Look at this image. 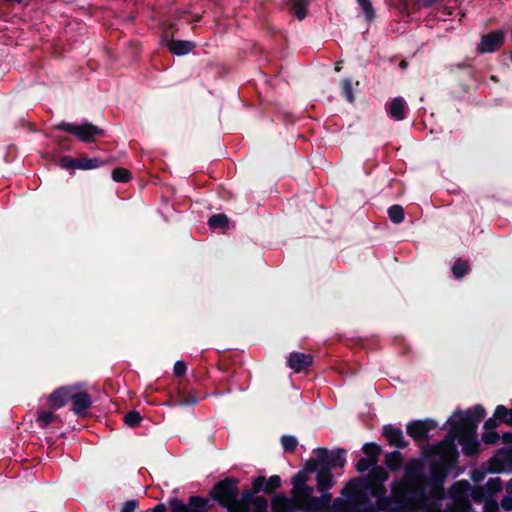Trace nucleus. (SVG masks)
I'll list each match as a JSON object with an SVG mask.
<instances>
[{"label": "nucleus", "instance_id": "nucleus-20", "mask_svg": "<svg viewBox=\"0 0 512 512\" xmlns=\"http://www.w3.org/2000/svg\"><path fill=\"white\" fill-rule=\"evenodd\" d=\"M363 451L367 455V458L370 459L373 463L377 462L378 456L380 454L379 446L375 444H366L363 447Z\"/></svg>", "mask_w": 512, "mask_h": 512}, {"label": "nucleus", "instance_id": "nucleus-36", "mask_svg": "<svg viewBox=\"0 0 512 512\" xmlns=\"http://www.w3.org/2000/svg\"><path fill=\"white\" fill-rule=\"evenodd\" d=\"M137 507V503L135 501L126 502L122 508V512H134Z\"/></svg>", "mask_w": 512, "mask_h": 512}, {"label": "nucleus", "instance_id": "nucleus-27", "mask_svg": "<svg viewBox=\"0 0 512 512\" xmlns=\"http://www.w3.org/2000/svg\"><path fill=\"white\" fill-rule=\"evenodd\" d=\"M281 443L286 451H292L297 445V440L294 436L286 435L281 438Z\"/></svg>", "mask_w": 512, "mask_h": 512}, {"label": "nucleus", "instance_id": "nucleus-1", "mask_svg": "<svg viewBox=\"0 0 512 512\" xmlns=\"http://www.w3.org/2000/svg\"><path fill=\"white\" fill-rule=\"evenodd\" d=\"M474 414L472 416L470 412H455L448 420L451 427L450 437L441 445V449L443 447L447 449L445 452L447 456H454L455 448L453 441L456 438L462 445L465 454H473L477 451L478 442L475 431L478 423L484 416V409L476 407Z\"/></svg>", "mask_w": 512, "mask_h": 512}, {"label": "nucleus", "instance_id": "nucleus-11", "mask_svg": "<svg viewBox=\"0 0 512 512\" xmlns=\"http://www.w3.org/2000/svg\"><path fill=\"white\" fill-rule=\"evenodd\" d=\"M433 426L432 421H415L407 426V432L412 438L421 440Z\"/></svg>", "mask_w": 512, "mask_h": 512}, {"label": "nucleus", "instance_id": "nucleus-6", "mask_svg": "<svg viewBox=\"0 0 512 512\" xmlns=\"http://www.w3.org/2000/svg\"><path fill=\"white\" fill-rule=\"evenodd\" d=\"M162 44L178 56L190 53L195 47V44L191 41L168 39L167 35L163 36Z\"/></svg>", "mask_w": 512, "mask_h": 512}, {"label": "nucleus", "instance_id": "nucleus-7", "mask_svg": "<svg viewBox=\"0 0 512 512\" xmlns=\"http://www.w3.org/2000/svg\"><path fill=\"white\" fill-rule=\"evenodd\" d=\"M497 421L506 423L512 426V408L508 409L503 405H498L495 409L493 418L485 422L486 429H492L497 425Z\"/></svg>", "mask_w": 512, "mask_h": 512}, {"label": "nucleus", "instance_id": "nucleus-39", "mask_svg": "<svg viewBox=\"0 0 512 512\" xmlns=\"http://www.w3.org/2000/svg\"><path fill=\"white\" fill-rule=\"evenodd\" d=\"M286 504H287V500L286 499H284V498L276 499L275 502H274V509H275V511L278 512L280 506H285Z\"/></svg>", "mask_w": 512, "mask_h": 512}, {"label": "nucleus", "instance_id": "nucleus-46", "mask_svg": "<svg viewBox=\"0 0 512 512\" xmlns=\"http://www.w3.org/2000/svg\"><path fill=\"white\" fill-rule=\"evenodd\" d=\"M307 469H308V470H310V471L315 470V469H316V465H313V466H311V467H308Z\"/></svg>", "mask_w": 512, "mask_h": 512}, {"label": "nucleus", "instance_id": "nucleus-47", "mask_svg": "<svg viewBox=\"0 0 512 512\" xmlns=\"http://www.w3.org/2000/svg\"><path fill=\"white\" fill-rule=\"evenodd\" d=\"M508 487H509L510 491L512 492V481L509 483Z\"/></svg>", "mask_w": 512, "mask_h": 512}, {"label": "nucleus", "instance_id": "nucleus-37", "mask_svg": "<svg viewBox=\"0 0 512 512\" xmlns=\"http://www.w3.org/2000/svg\"><path fill=\"white\" fill-rule=\"evenodd\" d=\"M467 487H468V483L459 482L456 485H454L453 491H457L460 494H463L466 492Z\"/></svg>", "mask_w": 512, "mask_h": 512}, {"label": "nucleus", "instance_id": "nucleus-22", "mask_svg": "<svg viewBox=\"0 0 512 512\" xmlns=\"http://www.w3.org/2000/svg\"><path fill=\"white\" fill-rule=\"evenodd\" d=\"M228 218L223 214L214 215L209 219V225L212 228H223L227 226Z\"/></svg>", "mask_w": 512, "mask_h": 512}, {"label": "nucleus", "instance_id": "nucleus-45", "mask_svg": "<svg viewBox=\"0 0 512 512\" xmlns=\"http://www.w3.org/2000/svg\"><path fill=\"white\" fill-rule=\"evenodd\" d=\"M355 486V482H350L347 486H346V489H349V488H352Z\"/></svg>", "mask_w": 512, "mask_h": 512}, {"label": "nucleus", "instance_id": "nucleus-16", "mask_svg": "<svg viewBox=\"0 0 512 512\" xmlns=\"http://www.w3.org/2000/svg\"><path fill=\"white\" fill-rule=\"evenodd\" d=\"M406 103L402 98H395L389 105V114L397 120H402L405 116Z\"/></svg>", "mask_w": 512, "mask_h": 512}, {"label": "nucleus", "instance_id": "nucleus-26", "mask_svg": "<svg viewBox=\"0 0 512 512\" xmlns=\"http://www.w3.org/2000/svg\"><path fill=\"white\" fill-rule=\"evenodd\" d=\"M124 421L128 426L135 427L140 423L141 416L138 412L132 411L125 416Z\"/></svg>", "mask_w": 512, "mask_h": 512}, {"label": "nucleus", "instance_id": "nucleus-41", "mask_svg": "<svg viewBox=\"0 0 512 512\" xmlns=\"http://www.w3.org/2000/svg\"><path fill=\"white\" fill-rule=\"evenodd\" d=\"M148 512H166V509H165L164 505L159 504V505L155 506L152 510H150Z\"/></svg>", "mask_w": 512, "mask_h": 512}, {"label": "nucleus", "instance_id": "nucleus-38", "mask_svg": "<svg viewBox=\"0 0 512 512\" xmlns=\"http://www.w3.org/2000/svg\"><path fill=\"white\" fill-rule=\"evenodd\" d=\"M454 502L458 503V508H457L458 512L466 509L467 504H466V502L462 501V495H459L458 498H454Z\"/></svg>", "mask_w": 512, "mask_h": 512}, {"label": "nucleus", "instance_id": "nucleus-28", "mask_svg": "<svg viewBox=\"0 0 512 512\" xmlns=\"http://www.w3.org/2000/svg\"><path fill=\"white\" fill-rule=\"evenodd\" d=\"M55 419L56 415L52 412L42 411L38 414V421H40L43 426L52 423Z\"/></svg>", "mask_w": 512, "mask_h": 512}, {"label": "nucleus", "instance_id": "nucleus-42", "mask_svg": "<svg viewBox=\"0 0 512 512\" xmlns=\"http://www.w3.org/2000/svg\"><path fill=\"white\" fill-rule=\"evenodd\" d=\"M502 506L505 508V509H510L511 506H512V500L510 498H506L502 501Z\"/></svg>", "mask_w": 512, "mask_h": 512}, {"label": "nucleus", "instance_id": "nucleus-30", "mask_svg": "<svg viewBox=\"0 0 512 512\" xmlns=\"http://www.w3.org/2000/svg\"><path fill=\"white\" fill-rule=\"evenodd\" d=\"M371 476L374 481H385L387 479V473L382 467H376L372 470Z\"/></svg>", "mask_w": 512, "mask_h": 512}, {"label": "nucleus", "instance_id": "nucleus-23", "mask_svg": "<svg viewBox=\"0 0 512 512\" xmlns=\"http://www.w3.org/2000/svg\"><path fill=\"white\" fill-rule=\"evenodd\" d=\"M130 173L128 170L124 168H116L112 171V178L114 181L117 182H125L129 179Z\"/></svg>", "mask_w": 512, "mask_h": 512}, {"label": "nucleus", "instance_id": "nucleus-48", "mask_svg": "<svg viewBox=\"0 0 512 512\" xmlns=\"http://www.w3.org/2000/svg\"><path fill=\"white\" fill-rule=\"evenodd\" d=\"M335 69H336L337 71H339V70H340V65H339V64H337V65H336V67H335Z\"/></svg>", "mask_w": 512, "mask_h": 512}, {"label": "nucleus", "instance_id": "nucleus-10", "mask_svg": "<svg viewBox=\"0 0 512 512\" xmlns=\"http://www.w3.org/2000/svg\"><path fill=\"white\" fill-rule=\"evenodd\" d=\"M320 461L328 466V468L342 467L345 463V454L343 451H336L332 453L328 459V453L324 449L318 450Z\"/></svg>", "mask_w": 512, "mask_h": 512}, {"label": "nucleus", "instance_id": "nucleus-17", "mask_svg": "<svg viewBox=\"0 0 512 512\" xmlns=\"http://www.w3.org/2000/svg\"><path fill=\"white\" fill-rule=\"evenodd\" d=\"M330 469L326 466L324 469L320 470L317 475V486L319 490H325L333 485L332 475L330 473Z\"/></svg>", "mask_w": 512, "mask_h": 512}, {"label": "nucleus", "instance_id": "nucleus-19", "mask_svg": "<svg viewBox=\"0 0 512 512\" xmlns=\"http://www.w3.org/2000/svg\"><path fill=\"white\" fill-rule=\"evenodd\" d=\"M105 162L98 158L88 159V158H79L77 160V168L83 170H91L98 168L104 165Z\"/></svg>", "mask_w": 512, "mask_h": 512}, {"label": "nucleus", "instance_id": "nucleus-31", "mask_svg": "<svg viewBox=\"0 0 512 512\" xmlns=\"http://www.w3.org/2000/svg\"><path fill=\"white\" fill-rule=\"evenodd\" d=\"M342 90L348 101H353L352 86L349 80L342 81Z\"/></svg>", "mask_w": 512, "mask_h": 512}, {"label": "nucleus", "instance_id": "nucleus-5", "mask_svg": "<svg viewBox=\"0 0 512 512\" xmlns=\"http://www.w3.org/2000/svg\"><path fill=\"white\" fill-rule=\"evenodd\" d=\"M504 40V34L501 31H494L482 37L478 50L481 53H491L499 48Z\"/></svg>", "mask_w": 512, "mask_h": 512}, {"label": "nucleus", "instance_id": "nucleus-32", "mask_svg": "<svg viewBox=\"0 0 512 512\" xmlns=\"http://www.w3.org/2000/svg\"><path fill=\"white\" fill-rule=\"evenodd\" d=\"M77 160L78 159H74V158H70V157H63L60 160V165L63 168H77Z\"/></svg>", "mask_w": 512, "mask_h": 512}, {"label": "nucleus", "instance_id": "nucleus-35", "mask_svg": "<svg viewBox=\"0 0 512 512\" xmlns=\"http://www.w3.org/2000/svg\"><path fill=\"white\" fill-rule=\"evenodd\" d=\"M482 439L486 443H494L498 439V435L495 432H486Z\"/></svg>", "mask_w": 512, "mask_h": 512}, {"label": "nucleus", "instance_id": "nucleus-40", "mask_svg": "<svg viewBox=\"0 0 512 512\" xmlns=\"http://www.w3.org/2000/svg\"><path fill=\"white\" fill-rule=\"evenodd\" d=\"M485 508L489 511H494L495 509H497V504L495 501L487 500L485 502Z\"/></svg>", "mask_w": 512, "mask_h": 512}, {"label": "nucleus", "instance_id": "nucleus-12", "mask_svg": "<svg viewBox=\"0 0 512 512\" xmlns=\"http://www.w3.org/2000/svg\"><path fill=\"white\" fill-rule=\"evenodd\" d=\"M288 364L291 369L300 372L312 364V356L304 353H292L290 354Z\"/></svg>", "mask_w": 512, "mask_h": 512}, {"label": "nucleus", "instance_id": "nucleus-14", "mask_svg": "<svg viewBox=\"0 0 512 512\" xmlns=\"http://www.w3.org/2000/svg\"><path fill=\"white\" fill-rule=\"evenodd\" d=\"M253 484L256 491L262 489L263 491L270 493L280 486V478L278 476H271L269 480L265 483V478L258 477L254 479Z\"/></svg>", "mask_w": 512, "mask_h": 512}, {"label": "nucleus", "instance_id": "nucleus-18", "mask_svg": "<svg viewBox=\"0 0 512 512\" xmlns=\"http://www.w3.org/2000/svg\"><path fill=\"white\" fill-rule=\"evenodd\" d=\"M308 0H292L291 11L298 20H303L307 16Z\"/></svg>", "mask_w": 512, "mask_h": 512}, {"label": "nucleus", "instance_id": "nucleus-43", "mask_svg": "<svg viewBox=\"0 0 512 512\" xmlns=\"http://www.w3.org/2000/svg\"><path fill=\"white\" fill-rule=\"evenodd\" d=\"M503 439H504L505 442H512V434H509V433L505 434L503 436Z\"/></svg>", "mask_w": 512, "mask_h": 512}, {"label": "nucleus", "instance_id": "nucleus-9", "mask_svg": "<svg viewBox=\"0 0 512 512\" xmlns=\"http://www.w3.org/2000/svg\"><path fill=\"white\" fill-rule=\"evenodd\" d=\"M203 506L204 501L200 498H192L189 505L178 499L170 501L171 512H201L200 508Z\"/></svg>", "mask_w": 512, "mask_h": 512}, {"label": "nucleus", "instance_id": "nucleus-8", "mask_svg": "<svg viewBox=\"0 0 512 512\" xmlns=\"http://www.w3.org/2000/svg\"><path fill=\"white\" fill-rule=\"evenodd\" d=\"M70 399L73 401V411L76 414L85 412L91 405L90 396L86 392L76 391L74 387H72Z\"/></svg>", "mask_w": 512, "mask_h": 512}, {"label": "nucleus", "instance_id": "nucleus-3", "mask_svg": "<svg viewBox=\"0 0 512 512\" xmlns=\"http://www.w3.org/2000/svg\"><path fill=\"white\" fill-rule=\"evenodd\" d=\"M213 495L225 504L230 512H246V506L236 500L237 488L233 481L226 480L217 484Z\"/></svg>", "mask_w": 512, "mask_h": 512}, {"label": "nucleus", "instance_id": "nucleus-49", "mask_svg": "<svg viewBox=\"0 0 512 512\" xmlns=\"http://www.w3.org/2000/svg\"><path fill=\"white\" fill-rule=\"evenodd\" d=\"M22 0H18V2H21Z\"/></svg>", "mask_w": 512, "mask_h": 512}, {"label": "nucleus", "instance_id": "nucleus-29", "mask_svg": "<svg viewBox=\"0 0 512 512\" xmlns=\"http://www.w3.org/2000/svg\"><path fill=\"white\" fill-rule=\"evenodd\" d=\"M400 463V453L399 452H393L386 457V464L391 469H395Z\"/></svg>", "mask_w": 512, "mask_h": 512}, {"label": "nucleus", "instance_id": "nucleus-34", "mask_svg": "<svg viewBox=\"0 0 512 512\" xmlns=\"http://www.w3.org/2000/svg\"><path fill=\"white\" fill-rule=\"evenodd\" d=\"M186 371V365L184 362L178 361L174 365V373L177 376H182Z\"/></svg>", "mask_w": 512, "mask_h": 512}, {"label": "nucleus", "instance_id": "nucleus-24", "mask_svg": "<svg viewBox=\"0 0 512 512\" xmlns=\"http://www.w3.org/2000/svg\"><path fill=\"white\" fill-rule=\"evenodd\" d=\"M469 269L468 263L465 261H458L454 264L452 271L456 278H460L467 273Z\"/></svg>", "mask_w": 512, "mask_h": 512}, {"label": "nucleus", "instance_id": "nucleus-2", "mask_svg": "<svg viewBox=\"0 0 512 512\" xmlns=\"http://www.w3.org/2000/svg\"><path fill=\"white\" fill-rule=\"evenodd\" d=\"M307 475L299 472L293 478V498L296 506L302 509L327 512L331 494L324 493L320 498L311 497L312 489L306 486Z\"/></svg>", "mask_w": 512, "mask_h": 512}, {"label": "nucleus", "instance_id": "nucleus-21", "mask_svg": "<svg viewBox=\"0 0 512 512\" xmlns=\"http://www.w3.org/2000/svg\"><path fill=\"white\" fill-rule=\"evenodd\" d=\"M388 215L394 223H400L404 219L403 208L399 205H394L389 208Z\"/></svg>", "mask_w": 512, "mask_h": 512}, {"label": "nucleus", "instance_id": "nucleus-15", "mask_svg": "<svg viewBox=\"0 0 512 512\" xmlns=\"http://www.w3.org/2000/svg\"><path fill=\"white\" fill-rule=\"evenodd\" d=\"M384 435L391 445H395L397 447H403L405 444L403 433L399 429H396L393 427H385Z\"/></svg>", "mask_w": 512, "mask_h": 512}, {"label": "nucleus", "instance_id": "nucleus-25", "mask_svg": "<svg viewBox=\"0 0 512 512\" xmlns=\"http://www.w3.org/2000/svg\"><path fill=\"white\" fill-rule=\"evenodd\" d=\"M357 1H358L359 5L361 6L367 20H372L374 17V11L372 9L370 0H357Z\"/></svg>", "mask_w": 512, "mask_h": 512}, {"label": "nucleus", "instance_id": "nucleus-44", "mask_svg": "<svg viewBox=\"0 0 512 512\" xmlns=\"http://www.w3.org/2000/svg\"><path fill=\"white\" fill-rule=\"evenodd\" d=\"M257 503H258L259 507H266L267 506L266 501H264L262 499H257Z\"/></svg>", "mask_w": 512, "mask_h": 512}, {"label": "nucleus", "instance_id": "nucleus-4", "mask_svg": "<svg viewBox=\"0 0 512 512\" xmlns=\"http://www.w3.org/2000/svg\"><path fill=\"white\" fill-rule=\"evenodd\" d=\"M58 127L77 136L80 140L85 142L92 141L95 137L101 136L103 134V131L100 128L90 123H85L82 125L62 123Z\"/></svg>", "mask_w": 512, "mask_h": 512}, {"label": "nucleus", "instance_id": "nucleus-33", "mask_svg": "<svg viewBox=\"0 0 512 512\" xmlns=\"http://www.w3.org/2000/svg\"><path fill=\"white\" fill-rule=\"evenodd\" d=\"M374 463L368 459V458H362L358 461L357 463V469L359 471H365L367 470L371 465H373Z\"/></svg>", "mask_w": 512, "mask_h": 512}, {"label": "nucleus", "instance_id": "nucleus-13", "mask_svg": "<svg viewBox=\"0 0 512 512\" xmlns=\"http://www.w3.org/2000/svg\"><path fill=\"white\" fill-rule=\"evenodd\" d=\"M72 387H61L50 394L48 400L53 408L63 407L70 399Z\"/></svg>", "mask_w": 512, "mask_h": 512}]
</instances>
